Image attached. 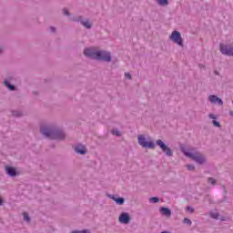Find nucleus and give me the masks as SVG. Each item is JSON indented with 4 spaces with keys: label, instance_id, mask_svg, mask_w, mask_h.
I'll use <instances>...</instances> for the list:
<instances>
[{
    "label": "nucleus",
    "instance_id": "obj_12",
    "mask_svg": "<svg viewBox=\"0 0 233 233\" xmlns=\"http://www.w3.org/2000/svg\"><path fill=\"white\" fill-rule=\"evenodd\" d=\"M159 212H160V214H162V216H167V218H170V216L172 214L170 209H168L167 208H161L159 209Z\"/></svg>",
    "mask_w": 233,
    "mask_h": 233
},
{
    "label": "nucleus",
    "instance_id": "obj_26",
    "mask_svg": "<svg viewBox=\"0 0 233 233\" xmlns=\"http://www.w3.org/2000/svg\"><path fill=\"white\" fill-rule=\"evenodd\" d=\"M125 76H126V77H127V79H130V77H131L129 73H126Z\"/></svg>",
    "mask_w": 233,
    "mask_h": 233
},
{
    "label": "nucleus",
    "instance_id": "obj_2",
    "mask_svg": "<svg viewBox=\"0 0 233 233\" xmlns=\"http://www.w3.org/2000/svg\"><path fill=\"white\" fill-rule=\"evenodd\" d=\"M181 150L183 154L187 156V157L193 159V161H196V163H198V165H203V163L207 161L204 156L198 153V151H196L194 148L182 147Z\"/></svg>",
    "mask_w": 233,
    "mask_h": 233
},
{
    "label": "nucleus",
    "instance_id": "obj_21",
    "mask_svg": "<svg viewBox=\"0 0 233 233\" xmlns=\"http://www.w3.org/2000/svg\"><path fill=\"white\" fill-rule=\"evenodd\" d=\"M72 233H90V230L85 229V230H79V231H73Z\"/></svg>",
    "mask_w": 233,
    "mask_h": 233
},
{
    "label": "nucleus",
    "instance_id": "obj_7",
    "mask_svg": "<svg viewBox=\"0 0 233 233\" xmlns=\"http://www.w3.org/2000/svg\"><path fill=\"white\" fill-rule=\"evenodd\" d=\"M157 145L160 147L161 150L165 154H167L169 157L172 156V149H170V147H167V145L161 139L157 140Z\"/></svg>",
    "mask_w": 233,
    "mask_h": 233
},
{
    "label": "nucleus",
    "instance_id": "obj_13",
    "mask_svg": "<svg viewBox=\"0 0 233 233\" xmlns=\"http://www.w3.org/2000/svg\"><path fill=\"white\" fill-rule=\"evenodd\" d=\"M111 199L116 203V205H123L125 203V198H116L111 196Z\"/></svg>",
    "mask_w": 233,
    "mask_h": 233
},
{
    "label": "nucleus",
    "instance_id": "obj_23",
    "mask_svg": "<svg viewBox=\"0 0 233 233\" xmlns=\"http://www.w3.org/2000/svg\"><path fill=\"white\" fill-rule=\"evenodd\" d=\"M208 182L210 185H215L216 180H215L214 178H208Z\"/></svg>",
    "mask_w": 233,
    "mask_h": 233
},
{
    "label": "nucleus",
    "instance_id": "obj_11",
    "mask_svg": "<svg viewBox=\"0 0 233 233\" xmlns=\"http://www.w3.org/2000/svg\"><path fill=\"white\" fill-rule=\"evenodd\" d=\"M75 151L77 153V154H86V148L85 147V146L83 145H77L75 147Z\"/></svg>",
    "mask_w": 233,
    "mask_h": 233
},
{
    "label": "nucleus",
    "instance_id": "obj_3",
    "mask_svg": "<svg viewBox=\"0 0 233 233\" xmlns=\"http://www.w3.org/2000/svg\"><path fill=\"white\" fill-rule=\"evenodd\" d=\"M41 133L46 136V137H50L51 139H65V133L54 131L48 127H41Z\"/></svg>",
    "mask_w": 233,
    "mask_h": 233
},
{
    "label": "nucleus",
    "instance_id": "obj_22",
    "mask_svg": "<svg viewBox=\"0 0 233 233\" xmlns=\"http://www.w3.org/2000/svg\"><path fill=\"white\" fill-rule=\"evenodd\" d=\"M23 216H24L25 221H27V222L30 221V218L28 217V214L24 213Z\"/></svg>",
    "mask_w": 233,
    "mask_h": 233
},
{
    "label": "nucleus",
    "instance_id": "obj_20",
    "mask_svg": "<svg viewBox=\"0 0 233 233\" xmlns=\"http://www.w3.org/2000/svg\"><path fill=\"white\" fill-rule=\"evenodd\" d=\"M208 117H209L210 119H214V121H215V119H218V116H217L215 114H213V113H210V114L208 115Z\"/></svg>",
    "mask_w": 233,
    "mask_h": 233
},
{
    "label": "nucleus",
    "instance_id": "obj_19",
    "mask_svg": "<svg viewBox=\"0 0 233 233\" xmlns=\"http://www.w3.org/2000/svg\"><path fill=\"white\" fill-rule=\"evenodd\" d=\"M150 203H158L159 202V198L154 197V198H151L149 199Z\"/></svg>",
    "mask_w": 233,
    "mask_h": 233
},
{
    "label": "nucleus",
    "instance_id": "obj_28",
    "mask_svg": "<svg viewBox=\"0 0 233 233\" xmlns=\"http://www.w3.org/2000/svg\"><path fill=\"white\" fill-rule=\"evenodd\" d=\"M188 170H194L193 166H187Z\"/></svg>",
    "mask_w": 233,
    "mask_h": 233
},
{
    "label": "nucleus",
    "instance_id": "obj_29",
    "mask_svg": "<svg viewBox=\"0 0 233 233\" xmlns=\"http://www.w3.org/2000/svg\"><path fill=\"white\" fill-rule=\"evenodd\" d=\"M187 210H189V212H194V209L190 208L189 207L187 208Z\"/></svg>",
    "mask_w": 233,
    "mask_h": 233
},
{
    "label": "nucleus",
    "instance_id": "obj_4",
    "mask_svg": "<svg viewBox=\"0 0 233 233\" xmlns=\"http://www.w3.org/2000/svg\"><path fill=\"white\" fill-rule=\"evenodd\" d=\"M138 145L140 147H143V148H156V144H154V141L150 137H147L144 135H138Z\"/></svg>",
    "mask_w": 233,
    "mask_h": 233
},
{
    "label": "nucleus",
    "instance_id": "obj_24",
    "mask_svg": "<svg viewBox=\"0 0 233 233\" xmlns=\"http://www.w3.org/2000/svg\"><path fill=\"white\" fill-rule=\"evenodd\" d=\"M213 125H214V127H221V125L219 124V122H218L217 120H213Z\"/></svg>",
    "mask_w": 233,
    "mask_h": 233
},
{
    "label": "nucleus",
    "instance_id": "obj_17",
    "mask_svg": "<svg viewBox=\"0 0 233 233\" xmlns=\"http://www.w3.org/2000/svg\"><path fill=\"white\" fill-rule=\"evenodd\" d=\"M211 218H213V219H219V214H218V212H213L210 214Z\"/></svg>",
    "mask_w": 233,
    "mask_h": 233
},
{
    "label": "nucleus",
    "instance_id": "obj_16",
    "mask_svg": "<svg viewBox=\"0 0 233 233\" xmlns=\"http://www.w3.org/2000/svg\"><path fill=\"white\" fill-rule=\"evenodd\" d=\"M5 86H7V88L9 90H14L15 89L14 86L10 85V82H8V81H5Z\"/></svg>",
    "mask_w": 233,
    "mask_h": 233
},
{
    "label": "nucleus",
    "instance_id": "obj_10",
    "mask_svg": "<svg viewBox=\"0 0 233 233\" xmlns=\"http://www.w3.org/2000/svg\"><path fill=\"white\" fill-rule=\"evenodd\" d=\"M5 172L11 177L17 176V169L10 166L5 167Z\"/></svg>",
    "mask_w": 233,
    "mask_h": 233
},
{
    "label": "nucleus",
    "instance_id": "obj_5",
    "mask_svg": "<svg viewBox=\"0 0 233 233\" xmlns=\"http://www.w3.org/2000/svg\"><path fill=\"white\" fill-rule=\"evenodd\" d=\"M169 39L178 46H183V37L181 36V33L178 31H173L169 35Z\"/></svg>",
    "mask_w": 233,
    "mask_h": 233
},
{
    "label": "nucleus",
    "instance_id": "obj_27",
    "mask_svg": "<svg viewBox=\"0 0 233 233\" xmlns=\"http://www.w3.org/2000/svg\"><path fill=\"white\" fill-rule=\"evenodd\" d=\"M64 14H65V15H68V10L67 9H64Z\"/></svg>",
    "mask_w": 233,
    "mask_h": 233
},
{
    "label": "nucleus",
    "instance_id": "obj_8",
    "mask_svg": "<svg viewBox=\"0 0 233 233\" xmlns=\"http://www.w3.org/2000/svg\"><path fill=\"white\" fill-rule=\"evenodd\" d=\"M119 223H122L123 225H128L130 223V214L127 212H123L120 214L118 218Z\"/></svg>",
    "mask_w": 233,
    "mask_h": 233
},
{
    "label": "nucleus",
    "instance_id": "obj_1",
    "mask_svg": "<svg viewBox=\"0 0 233 233\" xmlns=\"http://www.w3.org/2000/svg\"><path fill=\"white\" fill-rule=\"evenodd\" d=\"M84 56L91 57V59H97L98 61H110V53L106 51L98 50L97 47H88L84 50Z\"/></svg>",
    "mask_w": 233,
    "mask_h": 233
},
{
    "label": "nucleus",
    "instance_id": "obj_18",
    "mask_svg": "<svg viewBox=\"0 0 233 233\" xmlns=\"http://www.w3.org/2000/svg\"><path fill=\"white\" fill-rule=\"evenodd\" d=\"M111 132H112L113 136H117V137L121 136L120 131L117 129H113Z\"/></svg>",
    "mask_w": 233,
    "mask_h": 233
},
{
    "label": "nucleus",
    "instance_id": "obj_32",
    "mask_svg": "<svg viewBox=\"0 0 233 233\" xmlns=\"http://www.w3.org/2000/svg\"><path fill=\"white\" fill-rule=\"evenodd\" d=\"M2 51V49L0 48V52Z\"/></svg>",
    "mask_w": 233,
    "mask_h": 233
},
{
    "label": "nucleus",
    "instance_id": "obj_9",
    "mask_svg": "<svg viewBox=\"0 0 233 233\" xmlns=\"http://www.w3.org/2000/svg\"><path fill=\"white\" fill-rule=\"evenodd\" d=\"M208 101L211 102L212 105H218V106H223V100L215 95H210L208 96Z\"/></svg>",
    "mask_w": 233,
    "mask_h": 233
},
{
    "label": "nucleus",
    "instance_id": "obj_25",
    "mask_svg": "<svg viewBox=\"0 0 233 233\" xmlns=\"http://www.w3.org/2000/svg\"><path fill=\"white\" fill-rule=\"evenodd\" d=\"M184 223H186V225H192V221H190L188 218H185Z\"/></svg>",
    "mask_w": 233,
    "mask_h": 233
},
{
    "label": "nucleus",
    "instance_id": "obj_14",
    "mask_svg": "<svg viewBox=\"0 0 233 233\" xmlns=\"http://www.w3.org/2000/svg\"><path fill=\"white\" fill-rule=\"evenodd\" d=\"M157 5L159 6H167L168 0H156Z\"/></svg>",
    "mask_w": 233,
    "mask_h": 233
},
{
    "label": "nucleus",
    "instance_id": "obj_31",
    "mask_svg": "<svg viewBox=\"0 0 233 233\" xmlns=\"http://www.w3.org/2000/svg\"><path fill=\"white\" fill-rule=\"evenodd\" d=\"M229 116L233 117V111H229Z\"/></svg>",
    "mask_w": 233,
    "mask_h": 233
},
{
    "label": "nucleus",
    "instance_id": "obj_6",
    "mask_svg": "<svg viewBox=\"0 0 233 233\" xmlns=\"http://www.w3.org/2000/svg\"><path fill=\"white\" fill-rule=\"evenodd\" d=\"M219 50L223 56H233V46L225 43L220 44Z\"/></svg>",
    "mask_w": 233,
    "mask_h": 233
},
{
    "label": "nucleus",
    "instance_id": "obj_15",
    "mask_svg": "<svg viewBox=\"0 0 233 233\" xmlns=\"http://www.w3.org/2000/svg\"><path fill=\"white\" fill-rule=\"evenodd\" d=\"M82 25L86 28H90L92 26V23H90V21L88 20L82 21Z\"/></svg>",
    "mask_w": 233,
    "mask_h": 233
},
{
    "label": "nucleus",
    "instance_id": "obj_30",
    "mask_svg": "<svg viewBox=\"0 0 233 233\" xmlns=\"http://www.w3.org/2000/svg\"><path fill=\"white\" fill-rule=\"evenodd\" d=\"M3 203H4L3 198L0 197V205H3Z\"/></svg>",
    "mask_w": 233,
    "mask_h": 233
}]
</instances>
